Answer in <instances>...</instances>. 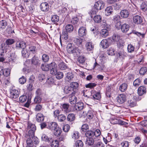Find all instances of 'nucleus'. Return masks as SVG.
<instances>
[{"label": "nucleus", "instance_id": "1", "mask_svg": "<svg viewBox=\"0 0 147 147\" xmlns=\"http://www.w3.org/2000/svg\"><path fill=\"white\" fill-rule=\"evenodd\" d=\"M66 50L68 53L73 54L75 57H78L80 54V50L71 43L68 44L66 47Z\"/></svg>", "mask_w": 147, "mask_h": 147}, {"label": "nucleus", "instance_id": "2", "mask_svg": "<svg viewBox=\"0 0 147 147\" xmlns=\"http://www.w3.org/2000/svg\"><path fill=\"white\" fill-rule=\"evenodd\" d=\"M48 128L51 130H54V134L58 136L60 135L61 132V129L60 128L57 124L55 122L49 123Z\"/></svg>", "mask_w": 147, "mask_h": 147}, {"label": "nucleus", "instance_id": "3", "mask_svg": "<svg viewBox=\"0 0 147 147\" xmlns=\"http://www.w3.org/2000/svg\"><path fill=\"white\" fill-rule=\"evenodd\" d=\"M105 5L104 2L102 1L99 0L96 2L94 5V8H93L92 11L93 13H96L98 10H101L104 8Z\"/></svg>", "mask_w": 147, "mask_h": 147}, {"label": "nucleus", "instance_id": "4", "mask_svg": "<svg viewBox=\"0 0 147 147\" xmlns=\"http://www.w3.org/2000/svg\"><path fill=\"white\" fill-rule=\"evenodd\" d=\"M27 128L29 129V130L27 134L30 135L32 136H34L35 131L36 130V127L35 125L31 123H29L28 124Z\"/></svg>", "mask_w": 147, "mask_h": 147}, {"label": "nucleus", "instance_id": "5", "mask_svg": "<svg viewBox=\"0 0 147 147\" xmlns=\"http://www.w3.org/2000/svg\"><path fill=\"white\" fill-rule=\"evenodd\" d=\"M18 91L15 89L12 88L10 90L9 97L11 98L16 99L19 96Z\"/></svg>", "mask_w": 147, "mask_h": 147}, {"label": "nucleus", "instance_id": "6", "mask_svg": "<svg viewBox=\"0 0 147 147\" xmlns=\"http://www.w3.org/2000/svg\"><path fill=\"white\" fill-rule=\"evenodd\" d=\"M139 96L138 97L136 96H134L132 99L128 101V104L129 106L131 107H134L136 105V101L140 100L141 99L140 97H139Z\"/></svg>", "mask_w": 147, "mask_h": 147}, {"label": "nucleus", "instance_id": "7", "mask_svg": "<svg viewBox=\"0 0 147 147\" xmlns=\"http://www.w3.org/2000/svg\"><path fill=\"white\" fill-rule=\"evenodd\" d=\"M78 33L80 36L84 37L87 34L86 28L83 26L81 27L78 30Z\"/></svg>", "mask_w": 147, "mask_h": 147}, {"label": "nucleus", "instance_id": "8", "mask_svg": "<svg viewBox=\"0 0 147 147\" xmlns=\"http://www.w3.org/2000/svg\"><path fill=\"white\" fill-rule=\"evenodd\" d=\"M26 43L22 41H19L17 42L16 44V48L18 50H21L25 48Z\"/></svg>", "mask_w": 147, "mask_h": 147}, {"label": "nucleus", "instance_id": "9", "mask_svg": "<svg viewBox=\"0 0 147 147\" xmlns=\"http://www.w3.org/2000/svg\"><path fill=\"white\" fill-rule=\"evenodd\" d=\"M50 67V73L51 74L55 75L57 72V65L54 62L51 63V65Z\"/></svg>", "mask_w": 147, "mask_h": 147}, {"label": "nucleus", "instance_id": "10", "mask_svg": "<svg viewBox=\"0 0 147 147\" xmlns=\"http://www.w3.org/2000/svg\"><path fill=\"white\" fill-rule=\"evenodd\" d=\"M34 136H31L30 135L26 134L25 135V137L27 139L26 143L28 146H33V142L32 140V138Z\"/></svg>", "mask_w": 147, "mask_h": 147}, {"label": "nucleus", "instance_id": "11", "mask_svg": "<svg viewBox=\"0 0 147 147\" xmlns=\"http://www.w3.org/2000/svg\"><path fill=\"white\" fill-rule=\"evenodd\" d=\"M31 63L32 64L36 67L39 66L41 63V61L38 57L34 56L32 59Z\"/></svg>", "mask_w": 147, "mask_h": 147}, {"label": "nucleus", "instance_id": "12", "mask_svg": "<svg viewBox=\"0 0 147 147\" xmlns=\"http://www.w3.org/2000/svg\"><path fill=\"white\" fill-rule=\"evenodd\" d=\"M110 40L105 39L102 40L100 42V45L102 48L105 49L108 47L110 43Z\"/></svg>", "mask_w": 147, "mask_h": 147}, {"label": "nucleus", "instance_id": "13", "mask_svg": "<svg viewBox=\"0 0 147 147\" xmlns=\"http://www.w3.org/2000/svg\"><path fill=\"white\" fill-rule=\"evenodd\" d=\"M93 98L94 100H99L101 98L100 92H96L94 90L92 91L91 95Z\"/></svg>", "mask_w": 147, "mask_h": 147}, {"label": "nucleus", "instance_id": "14", "mask_svg": "<svg viewBox=\"0 0 147 147\" xmlns=\"http://www.w3.org/2000/svg\"><path fill=\"white\" fill-rule=\"evenodd\" d=\"M40 8L42 11L47 12L49 10V6L47 3L45 2L40 4Z\"/></svg>", "mask_w": 147, "mask_h": 147}, {"label": "nucleus", "instance_id": "15", "mask_svg": "<svg viewBox=\"0 0 147 147\" xmlns=\"http://www.w3.org/2000/svg\"><path fill=\"white\" fill-rule=\"evenodd\" d=\"M64 92L66 94L71 93V94L74 95L75 92L72 90L70 87L68 86H65L63 89Z\"/></svg>", "mask_w": 147, "mask_h": 147}, {"label": "nucleus", "instance_id": "16", "mask_svg": "<svg viewBox=\"0 0 147 147\" xmlns=\"http://www.w3.org/2000/svg\"><path fill=\"white\" fill-rule=\"evenodd\" d=\"M126 99V96L124 94H120L117 97L118 102L120 104L124 102L125 101Z\"/></svg>", "mask_w": 147, "mask_h": 147}, {"label": "nucleus", "instance_id": "17", "mask_svg": "<svg viewBox=\"0 0 147 147\" xmlns=\"http://www.w3.org/2000/svg\"><path fill=\"white\" fill-rule=\"evenodd\" d=\"M134 22L136 24H139L142 22V18L139 16H136L133 18Z\"/></svg>", "mask_w": 147, "mask_h": 147}, {"label": "nucleus", "instance_id": "18", "mask_svg": "<svg viewBox=\"0 0 147 147\" xmlns=\"http://www.w3.org/2000/svg\"><path fill=\"white\" fill-rule=\"evenodd\" d=\"M86 50L88 51H92L94 48V46L91 42H87L85 45Z\"/></svg>", "mask_w": 147, "mask_h": 147}, {"label": "nucleus", "instance_id": "19", "mask_svg": "<svg viewBox=\"0 0 147 147\" xmlns=\"http://www.w3.org/2000/svg\"><path fill=\"white\" fill-rule=\"evenodd\" d=\"M74 42L76 45L79 47L82 46V39L79 37L74 38Z\"/></svg>", "mask_w": 147, "mask_h": 147}, {"label": "nucleus", "instance_id": "20", "mask_svg": "<svg viewBox=\"0 0 147 147\" xmlns=\"http://www.w3.org/2000/svg\"><path fill=\"white\" fill-rule=\"evenodd\" d=\"M84 108V104L81 102H79L76 103L75 106L74 108L76 110L80 111L82 110Z\"/></svg>", "mask_w": 147, "mask_h": 147}, {"label": "nucleus", "instance_id": "21", "mask_svg": "<svg viewBox=\"0 0 147 147\" xmlns=\"http://www.w3.org/2000/svg\"><path fill=\"white\" fill-rule=\"evenodd\" d=\"M117 57L120 58L121 60H123L125 56L126 53L123 49L119 51L117 54Z\"/></svg>", "mask_w": 147, "mask_h": 147}, {"label": "nucleus", "instance_id": "22", "mask_svg": "<svg viewBox=\"0 0 147 147\" xmlns=\"http://www.w3.org/2000/svg\"><path fill=\"white\" fill-rule=\"evenodd\" d=\"M120 14L121 17L125 18H127L129 16V13L128 10L124 9L121 11Z\"/></svg>", "mask_w": 147, "mask_h": 147}, {"label": "nucleus", "instance_id": "23", "mask_svg": "<svg viewBox=\"0 0 147 147\" xmlns=\"http://www.w3.org/2000/svg\"><path fill=\"white\" fill-rule=\"evenodd\" d=\"M68 35L67 32L66 31H63L62 34L60 35V41L61 44V38L65 40H67L68 39Z\"/></svg>", "mask_w": 147, "mask_h": 147}, {"label": "nucleus", "instance_id": "24", "mask_svg": "<svg viewBox=\"0 0 147 147\" xmlns=\"http://www.w3.org/2000/svg\"><path fill=\"white\" fill-rule=\"evenodd\" d=\"M129 26L127 24H122L121 26V29L122 32L123 33H126L129 29Z\"/></svg>", "mask_w": 147, "mask_h": 147}, {"label": "nucleus", "instance_id": "25", "mask_svg": "<svg viewBox=\"0 0 147 147\" xmlns=\"http://www.w3.org/2000/svg\"><path fill=\"white\" fill-rule=\"evenodd\" d=\"M105 13L106 16H109L113 13V9L111 6L107 7L105 9Z\"/></svg>", "mask_w": 147, "mask_h": 147}, {"label": "nucleus", "instance_id": "26", "mask_svg": "<svg viewBox=\"0 0 147 147\" xmlns=\"http://www.w3.org/2000/svg\"><path fill=\"white\" fill-rule=\"evenodd\" d=\"M138 92L139 96H141L146 93V88L143 86H141L138 88Z\"/></svg>", "mask_w": 147, "mask_h": 147}, {"label": "nucleus", "instance_id": "27", "mask_svg": "<svg viewBox=\"0 0 147 147\" xmlns=\"http://www.w3.org/2000/svg\"><path fill=\"white\" fill-rule=\"evenodd\" d=\"M69 98V102L71 104H74L77 101V98L74 95L71 94Z\"/></svg>", "mask_w": 147, "mask_h": 147}, {"label": "nucleus", "instance_id": "28", "mask_svg": "<svg viewBox=\"0 0 147 147\" xmlns=\"http://www.w3.org/2000/svg\"><path fill=\"white\" fill-rule=\"evenodd\" d=\"M51 65V63L50 64H44L43 63L41 65V68L43 71H48L50 69Z\"/></svg>", "mask_w": 147, "mask_h": 147}, {"label": "nucleus", "instance_id": "29", "mask_svg": "<svg viewBox=\"0 0 147 147\" xmlns=\"http://www.w3.org/2000/svg\"><path fill=\"white\" fill-rule=\"evenodd\" d=\"M100 36L104 38H106L109 35L108 30L106 29H102L100 32Z\"/></svg>", "mask_w": 147, "mask_h": 147}, {"label": "nucleus", "instance_id": "30", "mask_svg": "<svg viewBox=\"0 0 147 147\" xmlns=\"http://www.w3.org/2000/svg\"><path fill=\"white\" fill-rule=\"evenodd\" d=\"M41 139L49 143L52 140V138L48 137L45 134H42L41 136Z\"/></svg>", "mask_w": 147, "mask_h": 147}, {"label": "nucleus", "instance_id": "31", "mask_svg": "<svg viewBox=\"0 0 147 147\" xmlns=\"http://www.w3.org/2000/svg\"><path fill=\"white\" fill-rule=\"evenodd\" d=\"M94 135V132L92 131H88L85 134V135L87 138H95Z\"/></svg>", "mask_w": 147, "mask_h": 147}, {"label": "nucleus", "instance_id": "32", "mask_svg": "<svg viewBox=\"0 0 147 147\" xmlns=\"http://www.w3.org/2000/svg\"><path fill=\"white\" fill-rule=\"evenodd\" d=\"M37 121L38 122H40L44 121V117L43 115L41 113H38L36 116Z\"/></svg>", "mask_w": 147, "mask_h": 147}, {"label": "nucleus", "instance_id": "33", "mask_svg": "<svg viewBox=\"0 0 147 147\" xmlns=\"http://www.w3.org/2000/svg\"><path fill=\"white\" fill-rule=\"evenodd\" d=\"M93 20L95 22L99 23L101 21L102 17L100 15H96L94 17Z\"/></svg>", "mask_w": 147, "mask_h": 147}, {"label": "nucleus", "instance_id": "34", "mask_svg": "<svg viewBox=\"0 0 147 147\" xmlns=\"http://www.w3.org/2000/svg\"><path fill=\"white\" fill-rule=\"evenodd\" d=\"M127 85L126 84L124 83L121 84L119 87V90L121 92H124L127 89Z\"/></svg>", "mask_w": 147, "mask_h": 147}, {"label": "nucleus", "instance_id": "35", "mask_svg": "<svg viewBox=\"0 0 147 147\" xmlns=\"http://www.w3.org/2000/svg\"><path fill=\"white\" fill-rule=\"evenodd\" d=\"M49 143L51 144V147H58L59 146V142L57 140H53V139L52 138V141L50 142Z\"/></svg>", "mask_w": 147, "mask_h": 147}, {"label": "nucleus", "instance_id": "36", "mask_svg": "<svg viewBox=\"0 0 147 147\" xmlns=\"http://www.w3.org/2000/svg\"><path fill=\"white\" fill-rule=\"evenodd\" d=\"M95 138H87L86 140V144L88 145L91 146L93 145L94 142Z\"/></svg>", "mask_w": 147, "mask_h": 147}, {"label": "nucleus", "instance_id": "37", "mask_svg": "<svg viewBox=\"0 0 147 147\" xmlns=\"http://www.w3.org/2000/svg\"><path fill=\"white\" fill-rule=\"evenodd\" d=\"M69 107V105L68 104L64 103L62 105V109L65 113H67L69 111L68 108Z\"/></svg>", "mask_w": 147, "mask_h": 147}, {"label": "nucleus", "instance_id": "38", "mask_svg": "<svg viewBox=\"0 0 147 147\" xmlns=\"http://www.w3.org/2000/svg\"><path fill=\"white\" fill-rule=\"evenodd\" d=\"M49 56L46 54H43L42 57V59L45 63H47L49 60Z\"/></svg>", "mask_w": 147, "mask_h": 147}, {"label": "nucleus", "instance_id": "39", "mask_svg": "<svg viewBox=\"0 0 147 147\" xmlns=\"http://www.w3.org/2000/svg\"><path fill=\"white\" fill-rule=\"evenodd\" d=\"M112 42H118L119 40L120 37L118 35L114 34L112 37Z\"/></svg>", "mask_w": 147, "mask_h": 147}, {"label": "nucleus", "instance_id": "40", "mask_svg": "<svg viewBox=\"0 0 147 147\" xmlns=\"http://www.w3.org/2000/svg\"><path fill=\"white\" fill-rule=\"evenodd\" d=\"M51 20L54 23H56L59 21V17L56 15H54L52 17Z\"/></svg>", "mask_w": 147, "mask_h": 147}, {"label": "nucleus", "instance_id": "41", "mask_svg": "<svg viewBox=\"0 0 147 147\" xmlns=\"http://www.w3.org/2000/svg\"><path fill=\"white\" fill-rule=\"evenodd\" d=\"M75 116L74 114L71 113L69 114L67 117V120L68 121H73L75 119Z\"/></svg>", "mask_w": 147, "mask_h": 147}, {"label": "nucleus", "instance_id": "42", "mask_svg": "<svg viewBox=\"0 0 147 147\" xmlns=\"http://www.w3.org/2000/svg\"><path fill=\"white\" fill-rule=\"evenodd\" d=\"M59 68L61 70H65L67 68V65L64 63L61 62L60 63L59 65Z\"/></svg>", "mask_w": 147, "mask_h": 147}, {"label": "nucleus", "instance_id": "43", "mask_svg": "<svg viewBox=\"0 0 147 147\" xmlns=\"http://www.w3.org/2000/svg\"><path fill=\"white\" fill-rule=\"evenodd\" d=\"M66 31L67 32H71L73 31L74 29V27L72 25L69 24L65 26Z\"/></svg>", "mask_w": 147, "mask_h": 147}, {"label": "nucleus", "instance_id": "44", "mask_svg": "<svg viewBox=\"0 0 147 147\" xmlns=\"http://www.w3.org/2000/svg\"><path fill=\"white\" fill-rule=\"evenodd\" d=\"M70 87L73 90L76 89L78 87L79 84L78 83L76 82H72L70 84Z\"/></svg>", "mask_w": 147, "mask_h": 147}, {"label": "nucleus", "instance_id": "45", "mask_svg": "<svg viewBox=\"0 0 147 147\" xmlns=\"http://www.w3.org/2000/svg\"><path fill=\"white\" fill-rule=\"evenodd\" d=\"M94 112L92 111H89L86 114L87 117L89 119H92L94 115Z\"/></svg>", "mask_w": 147, "mask_h": 147}, {"label": "nucleus", "instance_id": "46", "mask_svg": "<svg viewBox=\"0 0 147 147\" xmlns=\"http://www.w3.org/2000/svg\"><path fill=\"white\" fill-rule=\"evenodd\" d=\"M55 75L56 78L58 80L62 78L64 76L63 73L60 71H57Z\"/></svg>", "mask_w": 147, "mask_h": 147}, {"label": "nucleus", "instance_id": "47", "mask_svg": "<svg viewBox=\"0 0 147 147\" xmlns=\"http://www.w3.org/2000/svg\"><path fill=\"white\" fill-rule=\"evenodd\" d=\"M80 137V134L78 131H74L73 132L72 135V138L74 139L78 138Z\"/></svg>", "mask_w": 147, "mask_h": 147}, {"label": "nucleus", "instance_id": "48", "mask_svg": "<svg viewBox=\"0 0 147 147\" xmlns=\"http://www.w3.org/2000/svg\"><path fill=\"white\" fill-rule=\"evenodd\" d=\"M15 41V40L14 39L9 38L6 40L5 43L7 45H9L13 44Z\"/></svg>", "mask_w": 147, "mask_h": 147}, {"label": "nucleus", "instance_id": "49", "mask_svg": "<svg viewBox=\"0 0 147 147\" xmlns=\"http://www.w3.org/2000/svg\"><path fill=\"white\" fill-rule=\"evenodd\" d=\"M10 73V71L9 69H4L3 75L6 77L9 76Z\"/></svg>", "mask_w": 147, "mask_h": 147}, {"label": "nucleus", "instance_id": "50", "mask_svg": "<svg viewBox=\"0 0 147 147\" xmlns=\"http://www.w3.org/2000/svg\"><path fill=\"white\" fill-rule=\"evenodd\" d=\"M83 143L81 140H77L75 143L76 147H83Z\"/></svg>", "mask_w": 147, "mask_h": 147}, {"label": "nucleus", "instance_id": "51", "mask_svg": "<svg viewBox=\"0 0 147 147\" xmlns=\"http://www.w3.org/2000/svg\"><path fill=\"white\" fill-rule=\"evenodd\" d=\"M147 68L146 67H142L140 70V74L141 75H144L147 72Z\"/></svg>", "mask_w": 147, "mask_h": 147}, {"label": "nucleus", "instance_id": "52", "mask_svg": "<svg viewBox=\"0 0 147 147\" xmlns=\"http://www.w3.org/2000/svg\"><path fill=\"white\" fill-rule=\"evenodd\" d=\"M66 118V117L62 114L59 115L57 117L58 121L60 122L63 121Z\"/></svg>", "mask_w": 147, "mask_h": 147}, {"label": "nucleus", "instance_id": "53", "mask_svg": "<svg viewBox=\"0 0 147 147\" xmlns=\"http://www.w3.org/2000/svg\"><path fill=\"white\" fill-rule=\"evenodd\" d=\"M7 25V22L5 20H2L0 21V28L4 29L6 27Z\"/></svg>", "mask_w": 147, "mask_h": 147}, {"label": "nucleus", "instance_id": "54", "mask_svg": "<svg viewBox=\"0 0 147 147\" xmlns=\"http://www.w3.org/2000/svg\"><path fill=\"white\" fill-rule=\"evenodd\" d=\"M27 99V97L26 95H23L20 96L19 98L20 102L23 103L25 102Z\"/></svg>", "mask_w": 147, "mask_h": 147}, {"label": "nucleus", "instance_id": "55", "mask_svg": "<svg viewBox=\"0 0 147 147\" xmlns=\"http://www.w3.org/2000/svg\"><path fill=\"white\" fill-rule=\"evenodd\" d=\"M127 50L129 52L131 53L134 50V47L131 44L128 45L127 46Z\"/></svg>", "mask_w": 147, "mask_h": 147}, {"label": "nucleus", "instance_id": "56", "mask_svg": "<svg viewBox=\"0 0 147 147\" xmlns=\"http://www.w3.org/2000/svg\"><path fill=\"white\" fill-rule=\"evenodd\" d=\"M141 9L144 11H147V5L145 2H143L141 6Z\"/></svg>", "mask_w": 147, "mask_h": 147}, {"label": "nucleus", "instance_id": "57", "mask_svg": "<svg viewBox=\"0 0 147 147\" xmlns=\"http://www.w3.org/2000/svg\"><path fill=\"white\" fill-rule=\"evenodd\" d=\"M26 78L25 77L22 76L19 79V81L20 84H23L26 82Z\"/></svg>", "mask_w": 147, "mask_h": 147}, {"label": "nucleus", "instance_id": "58", "mask_svg": "<svg viewBox=\"0 0 147 147\" xmlns=\"http://www.w3.org/2000/svg\"><path fill=\"white\" fill-rule=\"evenodd\" d=\"M96 84L94 83H90L86 85V88H92L96 86Z\"/></svg>", "mask_w": 147, "mask_h": 147}, {"label": "nucleus", "instance_id": "59", "mask_svg": "<svg viewBox=\"0 0 147 147\" xmlns=\"http://www.w3.org/2000/svg\"><path fill=\"white\" fill-rule=\"evenodd\" d=\"M141 82L139 78H137L135 80L134 82L133 85L135 86H138Z\"/></svg>", "mask_w": 147, "mask_h": 147}, {"label": "nucleus", "instance_id": "60", "mask_svg": "<svg viewBox=\"0 0 147 147\" xmlns=\"http://www.w3.org/2000/svg\"><path fill=\"white\" fill-rule=\"evenodd\" d=\"M66 78H67L69 81V80H71L74 77V75H73L72 73L70 72H68L66 74Z\"/></svg>", "mask_w": 147, "mask_h": 147}, {"label": "nucleus", "instance_id": "61", "mask_svg": "<svg viewBox=\"0 0 147 147\" xmlns=\"http://www.w3.org/2000/svg\"><path fill=\"white\" fill-rule=\"evenodd\" d=\"M22 55L24 57H26V56H29V54L27 50L25 49V48L22 49Z\"/></svg>", "mask_w": 147, "mask_h": 147}, {"label": "nucleus", "instance_id": "62", "mask_svg": "<svg viewBox=\"0 0 147 147\" xmlns=\"http://www.w3.org/2000/svg\"><path fill=\"white\" fill-rule=\"evenodd\" d=\"M60 112L59 110L57 109L53 111V117L56 118L59 115Z\"/></svg>", "mask_w": 147, "mask_h": 147}, {"label": "nucleus", "instance_id": "63", "mask_svg": "<svg viewBox=\"0 0 147 147\" xmlns=\"http://www.w3.org/2000/svg\"><path fill=\"white\" fill-rule=\"evenodd\" d=\"M69 129L70 126L69 125L67 124L64 125L63 127V131L65 132H68L69 131Z\"/></svg>", "mask_w": 147, "mask_h": 147}, {"label": "nucleus", "instance_id": "64", "mask_svg": "<svg viewBox=\"0 0 147 147\" xmlns=\"http://www.w3.org/2000/svg\"><path fill=\"white\" fill-rule=\"evenodd\" d=\"M121 144L122 147H128L129 143L128 141H125L121 142Z\"/></svg>", "mask_w": 147, "mask_h": 147}]
</instances>
